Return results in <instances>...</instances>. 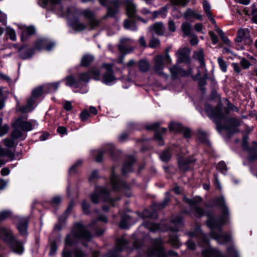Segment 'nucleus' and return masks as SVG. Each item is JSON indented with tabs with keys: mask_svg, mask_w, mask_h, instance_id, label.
Here are the masks:
<instances>
[{
	"mask_svg": "<svg viewBox=\"0 0 257 257\" xmlns=\"http://www.w3.org/2000/svg\"><path fill=\"white\" fill-rule=\"evenodd\" d=\"M206 213L207 226L211 229L210 237L218 243L224 244L231 241V236L229 232L222 233V226L229 223V216L227 210H224L219 215L215 214L212 211Z\"/></svg>",
	"mask_w": 257,
	"mask_h": 257,
	"instance_id": "obj_1",
	"label": "nucleus"
},
{
	"mask_svg": "<svg viewBox=\"0 0 257 257\" xmlns=\"http://www.w3.org/2000/svg\"><path fill=\"white\" fill-rule=\"evenodd\" d=\"M92 238L90 232L87 230V227L81 223H75L71 232L66 236L65 242L66 246H72L78 241L87 246L86 243L90 241Z\"/></svg>",
	"mask_w": 257,
	"mask_h": 257,
	"instance_id": "obj_2",
	"label": "nucleus"
},
{
	"mask_svg": "<svg viewBox=\"0 0 257 257\" xmlns=\"http://www.w3.org/2000/svg\"><path fill=\"white\" fill-rule=\"evenodd\" d=\"M93 0H81L82 3L92 2ZM38 4L42 7L47 8L55 12L60 16H69L74 11L77 13V10L75 8L68 7L65 10L61 0H39Z\"/></svg>",
	"mask_w": 257,
	"mask_h": 257,
	"instance_id": "obj_3",
	"label": "nucleus"
},
{
	"mask_svg": "<svg viewBox=\"0 0 257 257\" xmlns=\"http://www.w3.org/2000/svg\"><path fill=\"white\" fill-rule=\"evenodd\" d=\"M204 109L207 115L216 124L218 131L225 129L227 132L230 131L231 128L228 124L225 125L221 124V121L225 115L222 111L221 103L217 104L214 108L211 105L206 103L204 105Z\"/></svg>",
	"mask_w": 257,
	"mask_h": 257,
	"instance_id": "obj_4",
	"label": "nucleus"
},
{
	"mask_svg": "<svg viewBox=\"0 0 257 257\" xmlns=\"http://www.w3.org/2000/svg\"><path fill=\"white\" fill-rule=\"evenodd\" d=\"M124 4L126 6L128 19L124 20L123 26L126 29L136 31L137 30V27L136 24L137 20H139L144 23H146V21L137 15V6L132 1L125 0L124 1Z\"/></svg>",
	"mask_w": 257,
	"mask_h": 257,
	"instance_id": "obj_5",
	"label": "nucleus"
},
{
	"mask_svg": "<svg viewBox=\"0 0 257 257\" xmlns=\"http://www.w3.org/2000/svg\"><path fill=\"white\" fill-rule=\"evenodd\" d=\"M91 201L94 204L99 202L101 198L104 202L109 204V207H116L119 198H113L110 196V191L104 187H95L94 191L90 195Z\"/></svg>",
	"mask_w": 257,
	"mask_h": 257,
	"instance_id": "obj_6",
	"label": "nucleus"
},
{
	"mask_svg": "<svg viewBox=\"0 0 257 257\" xmlns=\"http://www.w3.org/2000/svg\"><path fill=\"white\" fill-rule=\"evenodd\" d=\"M7 218H10L14 222H17V228L21 235H27V229L29 223V217H20L13 214L11 211L5 210L0 212V223Z\"/></svg>",
	"mask_w": 257,
	"mask_h": 257,
	"instance_id": "obj_7",
	"label": "nucleus"
},
{
	"mask_svg": "<svg viewBox=\"0 0 257 257\" xmlns=\"http://www.w3.org/2000/svg\"><path fill=\"white\" fill-rule=\"evenodd\" d=\"M226 251L225 255L217 248L208 247L202 250V255L204 257H239L238 251L232 245L228 246Z\"/></svg>",
	"mask_w": 257,
	"mask_h": 257,
	"instance_id": "obj_8",
	"label": "nucleus"
},
{
	"mask_svg": "<svg viewBox=\"0 0 257 257\" xmlns=\"http://www.w3.org/2000/svg\"><path fill=\"white\" fill-rule=\"evenodd\" d=\"M114 167L111 168V175L110 178V183L112 189L115 191H120L126 196H131V192L130 191V185L121 180L118 176L114 173Z\"/></svg>",
	"mask_w": 257,
	"mask_h": 257,
	"instance_id": "obj_9",
	"label": "nucleus"
},
{
	"mask_svg": "<svg viewBox=\"0 0 257 257\" xmlns=\"http://www.w3.org/2000/svg\"><path fill=\"white\" fill-rule=\"evenodd\" d=\"M152 245L147 249L149 256L166 257V253L163 246V240L161 238L151 239Z\"/></svg>",
	"mask_w": 257,
	"mask_h": 257,
	"instance_id": "obj_10",
	"label": "nucleus"
},
{
	"mask_svg": "<svg viewBox=\"0 0 257 257\" xmlns=\"http://www.w3.org/2000/svg\"><path fill=\"white\" fill-rule=\"evenodd\" d=\"M99 4L107 8V13L102 17L105 19L108 17L113 18L118 12L120 2L118 0H98Z\"/></svg>",
	"mask_w": 257,
	"mask_h": 257,
	"instance_id": "obj_11",
	"label": "nucleus"
},
{
	"mask_svg": "<svg viewBox=\"0 0 257 257\" xmlns=\"http://www.w3.org/2000/svg\"><path fill=\"white\" fill-rule=\"evenodd\" d=\"M95 152L96 153L95 161L97 162H101L103 156L105 153H108L113 160L117 159L118 155L117 151L115 150L114 146L112 144H106L100 150L95 151Z\"/></svg>",
	"mask_w": 257,
	"mask_h": 257,
	"instance_id": "obj_12",
	"label": "nucleus"
},
{
	"mask_svg": "<svg viewBox=\"0 0 257 257\" xmlns=\"http://www.w3.org/2000/svg\"><path fill=\"white\" fill-rule=\"evenodd\" d=\"M169 50L167 49L165 52V55H157L154 58V71L159 75H164L162 70L164 68V62L166 63L170 64L171 63V59L169 55Z\"/></svg>",
	"mask_w": 257,
	"mask_h": 257,
	"instance_id": "obj_13",
	"label": "nucleus"
},
{
	"mask_svg": "<svg viewBox=\"0 0 257 257\" xmlns=\"http://www.w3.org/2000/svg\"><path fill=\"white\" fill-rule=\"evenodd\" d=\"M133 40L130 38H122L120 40L119 44L118 45V49L121 55L120 57L119 63H122L123 59L126 54L132 52L133 48L131 45Z\"/></svg>",
	"mask_w": 257,
	"mask_h": 257,
	"instance_id": "obj_14",
	"label": "nucleus"
},
{
	"mask_svg": "<svg viewBox=\"0 0 257 257\" xmlns=\"http://www.w3.org/2000/svg\"><path fill=\"white\" fill-rule=\"evenodd\" d=\"M80 14L84 16L88 20L87 26L89 27L90 30H93L99 26L100 21L95 19L94 13L89 9L83 10L81 11Z\"/></svg>",
	"mask_w": 257,
	"mask_h": 257,
	"instance_id": "obj_15",
	"label": "nucleus"
},
{
	"mask_svg": "<svg viewBox=\"0 0 257 257\" xmlns=\"http://www.w3.org/2000/svg\"><path fill=\"white\" fill-rule=\"evenodd\" d=\"M102 67L106 69V71L102 76V81L106 85H111L116 79L113 75L112 65L104 63Z\"/></svg>",
	"mask_w": 257,
	"mask_h": 257,
	"instance_id": "obj_16",
	"label": "nucleus"
},
{
	"mask_svg": "<svg viewBox=\"0 0 257 257\" xmlns=\"http://www.w3.org/2000/svg\"><path fill=\"white\" fill-rule=\"evenodd\" d=\"M183 225V216L182 214H178L172 216L171 224L168 228L173 232H178Z\"/></svg>",
	"mask_w": 257,
	"mask_h": 257,
	"instance_id": "obj_17",
	"label": "nucleus"
},
{
	"mask_svg": "<svg viewBox=\"0 0 257 257\" xmlns=\"http://www.w3.org/2000/svg\"><path fill=\"white\" fill-rule=\"evenodd\" d=\"M128 241L125 238V235L122 236L116 240L114 251L109 252L110 255L112 257H116L118 252L122 251L127 247Z\"/></svg>",
	"mask_w": 257,
	"mask_h": 257,
	"instance_id": "obj_18",
	"label": "nucleus"
},
{
	"mask_svg": "<svg viewBox=\"0 0 257 257\" xmlns=\"http://www.w3.org/2000/svg\"><path fill=\"white\" fill-rule=\"evenodd\" d=\"M55 46V43L51 42L46 38H41L38 40L34 45V49L38 50L45 49L51 51Z\"/></svg>",
	"mask_w": 257,
	"mask_h": 257,
	"instance_id": "obj_19",
	"label": "nucleus"
},
{
	"mask_svg": "<svg viewBox=\"0 0 257 257\" xmlns=\"http://www.w3.org/2000/svg\"><path fill=\"white\" fill-rule=\"evenodd\" d=\"M170 71L173 79H176L179 76H187L191 73V69L190 68H189L187 70H184L177 64L170 68Z\"/></svg>",
	"mask_w": 257,
	"mask_h": 257,
	"instance_id": "obj_20",
	"label": "nucleus"
},
{
	"mask_svg": "<svg viewBox=\"0 0 257 257\" xmlns=\"http://www.w3.org/2000/svg\"><path fill=\"white\" fill-rule=\"evenodd\" d=\"M196 159L192 157L188 158L179 157L178 161L179 168L181 171L186 172L191 169L190 165L194 163Z\"/></svg>",
	"mask_w": 257,
	"mask_h": 257,
	"instance_id": "obj_21",
	"label": "nucleus"
},
{
	"mask_svg": "<svg viewBox=\"0 0 257 257\" xmlns=\"http://www.w3.org/2000/svg\"><path fill=\"white\" fill-rule=\"evenodd\" d=\"M15 237L13 231L10 228L5 226L0 227V240L8 244Z\"/></svg>",
	"mask_w": 257,
	"mask_h": 257,
	"instance_id": "obj_22",
	"label": "nucleus"
},
{
	"mask_svg": "<svg viewBox=\"0 0 257 257\" xmlns=\"http://www.w3.org/2000/svg\"><path fill=\"white\" fill-rule=\"evenodd\" d=\"M169 127L171 131L182 133L184 137L186 138H188L190 137V130L188 128L184 127L179 123L171 122Z\"/></svg>",
	"mask_w": 257,
	"mask_h": 257,
	"instance_id": "obj_23",
	"label": "nucleus"
},
{
	"mask_svg": "<svg viewBox=\"0 0 257 257\" xmlns=\"http://www.w3.org/2000/svg\"><path fill=\"white\" fill-rule=\"evenodd\" d=\"M8 245H9L11 250L17 254H22L24 252V243L18 240L16 237Z\"/></svg>",
	"mask_w": 257,
	"mask_h": 257,
	"instance_id": "obj_24",
	"label": "nucleus"
},
{
	"mask_svg": "<svg viewBox=\"0 0 257 257\" xmlns=\"http://www.w3.org/2000/svg\"><path fill=\"white\" fill-rule=\"evenodd\" d=\"M34 47L33 48L26 45H23L18 50L19 56L24 60L30 59L34 54Z\"/></svg>",
	"mask_w": 257,
	"mask_h": 257,
	"instance_id": "obj_25",
	"label": "nucleus"
},
{
	"mask_svg": "<svg viewBox=\"0 0 257 257\" xmlns=\"http://www.w3.org/2000/svg\"><path fill=\"white\" fill-rule=\"evenodd\" d=\"M13 127L20 128L24 132H29L33 129L32 123L29 121L23 120L22 118H18L13 123Z\"/></svg>",
	"mask_w": 257,
	"mask_h": 257,
	"instance_id": "obj_26",
	"label": "nucleus"
},
{
	"mask_svg": "<svg viewBox=\"0 0 257 257\" xmlns=\"http://www.w3.org/2000/svg\"><path fill=\"white\" fill-rule=\"evenodd\" d=\"M190 50L186 47L178 50L177 55L178 61L188 63L190 62Z\"/></svg>",
	"mask_w": 257,
	"mask_h": 257,
	"instance_id": "obj_27",
	"label": "nucleus"
},
{
	"mask_svg": "<svg viewBox=\"0 0 257 257\" xmlns=\"http://www.w3.org/2000/svg\"><path fill=\"white\" fill-rule=\"evenodd\" d=\"M135 162V159L133 156H128L126 158L123 164L121 172L123 175H125L127 173L133 171V165Z\"/></svg>",
	"mask_w": 257,
	"mask_h": 257,
	"instance_id": "obj_28",
	"label": "nucleus"
},
{
	"mask_svg": "<svg viewBox=\"0 0 257 257\" xmlns=\"http://www.w3.org/2000/svg\"><path fill=\"white\" fill-rule=\"evenodd\" d=\"M131 210H125L124 212H119L121 213V220L119 223V227L123 229L128 228L131 221L132 218L128 214V212Z\"/></svg>",
	"mask_w": 257,
	"mask_h": 257,
	"instance_id": "obj_29",
	"label": "nucleus"
},
{
	"mask_svg": "<svg viewBox=\"0 0 257 257\" xmlns=\"http://www.w3.org/2000/svg\"><path fill=\"white\" fill-rule=\"evenodd\" d=\"M187 234L189 237H196L197 239H201L204 243H207L208 242L206 235L202 232L199 227H197L193 231H189Z\"/></svg>",
	"mask_w": 257,
	"mask_h": 257,
	"instance_id": "obj_30",
	"label": "nucleus"
},
{
	"mask_svg": "<svg viewBox=\"0 0 257 257\" xmlns=\"http://www.w3.org/2000/svg\"><path fill=\"white\" fill-rule=\"evenodd\" d=\"M183 201L188 204L190 207H195V209H201L198 207V206L202 201V198L199 196H195L192 198H188L184 196L183 197Z\"/></svg>",
	"mask_w": 257,
	"mask_h": 257,
	"instance_id": "obj_31",
	"label": "nucleus"
},
{
	"mask_svg": "<svg viewBox=\"0 0 257 257\" xmlns=\"http://www.w3.org/2000/svg\"><path fill=\"white\" fill-rule=\"evenodd\" d=\"M97 221H101L104 222H106L107 221V217L103 215H100L96 220H93L91 223L90 224L89 227L92 228V229L96 230V233L97 235L100 236L103 233V230L102 229L97 228L95 226L96 224Z\"/></svg>",
	"mask_w": 257,
	"mask_h": 257,
	"instance_id": "obj_32",
	"label": "nucleus"
},
{
	"mask_svg": "<svg viewBox=\"0 0 257 257\" xmlns=\"http://www.w3.org/2000/svg\"><path fill=\"white\" fill-rule=\"evenodd\" d=\"M205 73L204 75V76L203 77H200V78H198V77H199L201 75L200 72L198 70L196 76H195L193 77V79L194 80H199L198 81V85L200 89L202 91L204 92L205 91V86L206 85V79L207 77V70H205Z\"/></svg>",
	"mask_w": 257,
	"mask_h": 257,
	"instance_id": "obj_33",
	"label": "nucleus"
},
{
	"mask_svg": "<svg viewBox=\"0 0 257 257\" xmlns=\"http://www.w3.org/2000/svg\"><path fill=\"white\" fill-rule=\"evenodd\" d=\"M248 153V159L249 161H252L257 159V142L253 141L252 143V146L249 147L248 149L245 150Z\"/></svg>",
	"mask_w": 257,
	"mask_h": 257,
	"instance_id": "obj_34",
	"label": "nucleus"
},
{
	"mask_svg": "<svg viewBox=\"0 0 257 257\" xmlns=\"http://www.w3.org/2000/svg\"><path fill=\"white\" fill-rule=\"evenodd\" d=\"M137 213L144 219L147 218L155 219L157 217V210H142L141 212H137Z\"/></svg>",
	"mask_w": 257,
	"mask_h": 257,
	"instance_id": "obj_35",
	"label": "nucleus"
},
{
	"mask_svg": "<svg viewBox=\"0 0 257 257\" xmlns=\"http://www.w3.org/2000/svg\"><path fill=\"white\" fill-rule=\"evenodd\" d=\"M228 123L229 125H228L230 128V131L228 132V133H230L231 135L238 133L239 130L237 128V126H239L240 121L235 118H230L228 120Z\"/></svg>",
	"mask_w": 257,
	"mask_h": 257,
	"instance_id": "obj_36",
	"label": "nucleus"
},
{
	"mask_svg": "<svg viewBox=\"0 0 257 257\" xmlns=\"http://www.w3.org/2000/svg\"><path fill=\"white\" fill-rule=\"evenodd\" d=\"M151 31L154 32L157 35L162 36L164 34L165 27L163 24L161 22L156 23L152 26L149 27Z\"/></svg>",
	"mask_w": 257,
	"mask_h": 257,
	"instance_id": "obj_37",
	"label": "nucleus"
},
{
	"mask_svg": "<svg viewBox=\"0 0 257 257\" xmlns=\"http://www.w3.org/2000/svg\"><path fill=\"white\" fill-rule=\"evenodd\" d=\"M171 201L170 193L166 192L164 194V198L160 202L156 204V207L158 209H163L168 206Z\"/></svg>",
	"mask_w": 257,
	"mask_h": 257,
	"instance_id": "obj_38",
	"label": "nucleus"
},
{
	"mask_svg": "<svg viewBox=\"0 0 257 257\" xmlns=\"http://www.w3.org/2000/svg\"><path fill=\"white\" fill-rule=\"evenodd\" d=\"M249 35L250 32L248 29H240L237 31V36L235 38V42L237 43L241 42L246 38L248 37Z\"/></svg>",
	"mask_w": 257,
	"mask_h": 257,
	"instance_id": "obj_39",
	"label": "nucleus"
},
{
	"mask_svg": "<svg viewBox=\"0 0 257 257\" xmlns=\"http://www.w3.org/2000/svg\"><path fill=\"white\" fill-rule=\"evenodd\" d=\"M13 127L14 130L11 133V138L13 139L16 140L18 139H21V140H23L26 138V135L23 134L20 128H17V127Z\"/></svg>",
	"mask_w": 257,
	"mask_h": 257,
	"instance_id": "obj_40",
	"label": "nucleus"
},
{
	"mask_svg": "<svg viewBox=\"0 0 257 257\" xmlns=\"http://www.w3.org/2000/svg\"><path fill=\"white\" fill-rule=\"evenodd\" d=\"M35 98L34 97H33L32 95L30 98H28L27 101V105L25 106H22L20 108V110L22 112H26L28 111H31L32 107L33 106V105L35 102Z\"/></svg>",
	"mask_w": 257,
	"mask_h": 257,
	"instance_id": "obj_41",
	"label": "nucleus"
},
{
	"mask_svg": "<svg viewBox=\"0 0 257 257\" xmlns=\"http://www.w3.org/2000/svg\"><path fill=\"white\" fill-rule=\"evenodd\" d=\"M172 157L171 149L168 148L163 151L159 154V157L161 161L164 162H168Z\"/></svg>",
	"mask_w": 257,
	"mask_h": 257,
	"instance_id": "obj_42",
	"label": "nucleus"
},
{
	"mask_svg": "<svg viewBox=\"0 0 257 257\" xmlns=\"http://www.w3.org/2000/svg\"><path fill=\"white\" fill-rule=\"evenodd\" d=\"M181 29L183 33L184 37L189 36L192 35V25L190 23L188 22L182 23Z\"/></svg>",
	"mask_w": 257,
	"mask_h": 257,
	"instance_id": "obj_43",
	"label": "nucleus"
},
{
	"mask_svg": "<svg viewBox=\"0 0 257 257\" xmlns=\"http://www.w3.org/2000/svg\"><path fill=\"white\" fill-rule=\"evenodd\" d=\"M66 85L70 87L74 86L75 88H78L80 86V83L77 81L74 77L70 75L66 77Z\"/></svg>",
	"mask_w": 257,
	"mask_h": 257,
	"instance_id": "obj_44",
	"label": "nucleus"
},
{
	"mask_svg": "<svg viewBox=\"0 0 257 257\" xmlns=\"http://www.w3.org/2000/svg\"><path fill=\"white\" fill-rule=\"evenodd\" d=\"M71 25L73 29L77 32L84 30L87 27L86 24L79 22L77 20H75L72 21L71 23Z\"/></svg>",
	"mask_w": 257,
	"mask_h": 257,
	"instance_id": "obj_45",
	"label": "nucleus"
},
{
	"mask_svg": "<svg viewBox=\"0 0 257 257\" xmlns=\"http://www.w3.org/2000/svg\"><path fill=\"white\" fill-rule=\"evenodd\" d=\"M94 60V57L90 54H85L81 58V66L88 67Z\"/></svg>",
	"mask_w": 257,
	"mask_h": 257,
	"instance_id": "obj_46",
	"label": "nucleus"
},
{
	"mask_svg": "<svg viewBox=\"0 0 257 257\" xmlns=\"http://www.w3.org/2000/svg\"><path fill=\"white\" fill-rule=\"evenodd\" d=\"M166 132L167 128L162 127L160 131H157L155 132L154 139L156 141L158 142V144L160 146H163L164 145L162 134H165Z\"/></svg>",
	"mask_w": 257,
	"mask_h": 257,
	"instance_id": "obj_47",
	"label": "nucleus"
},
{
	"mask_svg": "<svg viewBox=\"0 0 257 257\" xmlns=\"http://www.w3.org/2000/svg\"><path fill=\"white\" fill-rule=\"evenodd\" d=\"M184 17L187 19L190 17H194L199 20H201L202 19V16L200 14H197L195 11L190 9H187V10L184 13Z\"/></svg>",
	"mask_w": 257,
	"mask_h": 257,
	"instance_id": "obj_48",
	"label": "nucleus"
},
{
	"mask_svg": "<svg viewBox=\"0 0 257 257\" xmlns=\"http://www.w3.org/2000/svg\"><path fill=\"white\" fill-rule=\"evenodd\" d=\"M193 57L196 60H197L200 64V68L202 69L205 68V62L204 60V55L202 51H195L194 52Z\"/></svg>",
	"mask_w": 257,
	"mask_h": 257,
	"instance_id": "obj_49",
	"label": "nucleus"
},
{
	"mask_svg": "<svg viewBox=\"0 0 257 257\" xmlns=\"http://www.w3.org/2000/svg\"><path fill=\"white\" fill-rule=\"evenodd\" d=\"M139 67L141 71L146 72L149 70L150 65L148 61L144 59H142L139 62Z\"/></svg>",
	"mask_w": 257,
	"mask_h": 257,
	"instance_id": "obj_50",
	"label": "nucleus"
},
{
	"mask_svg": "<svg viewBox=\"0 0 257 257\" xmlns=\"http://www.w3.org/2000/svg\"><path fill=\"white\" fill-rule=\"evenodd\" d=\"M197 138L203 143L207 144L208 141L207 138V134L201 129H199L196 133Z\"/></svg>",
	"mask_w": 257,
	"mask_h": 257,
	"instance_id": "obj_51",
	"label": "nucleus"
},
{
	"mask_svg": "<svg viewBox=\"0 0 257 257\" xmlns=\"http://www.w3.org/2000/svg\"><path fill=\"white\" fill-rule=\"evenodd\" d=\"M35 28L33 26L28 27L26 28L25 31L23 32L22 36L21 37V40L22 41H24L27 39V36H25V35H28L29 36L32 35L35 33Z\"/></svg>",
	"mask_w": 257,
	"mask_h": 257,
	"instance_id": "obj_52",
	"label": "nucleus"
},
{
	"mask_svg": "<svg viewBox=\"0 0 257 257\" xmlns=\"http://www.w3.org/2000/svg\"><path fill=\"white\" fill-rule=\"evenodd\" d=\"M78 78L80 81L88 83L90 79L89 72L80 73L78 74Z\"/></svg>",
	"mask_w": 257,
	"mask_h": 257,
	"instance_id": "obj_53",
	"label": "nucleus"
},
{
	"mask_svg": "<svg viewBox=\"0 0 257 257\" xmlns=\"http://www.w3.org/2000/svg\"><path fill=\"white\" fill-rule=\"evenodd\" d=\"M215 203L217 206L221 207V209H227L225 199L223 196L217 197L215 199Z\"/></svg>",
	"mask_w": 257,
	"mask_h": 257,
	"instance_id": "obj_54",
	"label": "nucleus"
},
{
	"mask_svg": "<svg viewBox=\"0 0 257 257\" xmlns=\"http://www.w3.org/2000/svg\"><path fill=\"white\" fill-rule=\"evenodd\" d=\"M216 169L223 174H225L227 171L226 165L222 161L217 164Z\"/></svg>",
	"mask_w": 257,
	"mask_h": 257,
	"instance_id": "obj_55",
	"label": "nucleus"
},
{
	"mask_svg": "<svg viewBox=\"0 0 257 257\" xmlns=\"http://www.w3.org/2000/svg\"><path fill=\"white\" fill-rule=\"evenodd\" d=\"M203 7L204 11L206 15H207V16H209V15H212L211 11V6L207 1H203Z\"/></svg>",
	"mask_w": 257,
	"mask_h": 257,
	"instance_id": "obj_56",
	"label": "nucleus"
},
{
	"mask_svg": "<svg viewBox=\"0 0 257 257\" xmlns=\"http://www.w3.org/2000/svg\"><path fill=\"white\" fill-rule=\"evenodd\" d=\"M252 21L255 24H257V6L252 5L251 6V13Z\"/></svg>",
	"mask_w": 257,
	"mask_h": 257,
	"instance_id": "obj_57",
	"label": "nucleus"
},
{
	"mask_svg": "<svg viewBox=\"0 0 257 257\" xmlns=\"http://www.w3.org/2000/svg\"><path fill=\"white\" fill-rule=\"evenodd\" d=\"M218 63L221 70L225 72L227 70V65L225 61L221 57H218L217 59Z\"/></svg>",
	"mask_w": 257,
	"mask_h": 257,
	"instance_id": "obj_58",
	"label": "nucleus"
},
{
	"mask_svg": "<svg viewBox=\"0 0 257 257\" xmlns=\"http://www.w3.org/2000/svg\"><path fill=\"white\" fill-rule=\"evenodd\" d=\"M43 93V88L41 86L37 87L32 91V95L35 98L38 97Z\"/></svg>",
	"mask_w": 257,
	"mask_h": 257,
	"instance_id": "obj_59",
	"label": "nucleus"
},
{
	"mask_svg": "<svg viewBox=\"0 0 257 257\" xmlns=\"http://www.w3.org/2000/svg\"><path fill=\"white\" fill-rule=\"evenodd\" d=\"M82 160H78L73 165H72L69 170V174L75 173L76 171V168L82 164Z\"/></svg>",
	"mask_w": 257,
	"mask_h": 257,
	"instance_id": "obj_60",
	"label": "nucleus"
},
{
	"mask_svg": "<svg viewBox=\"0 0 257 257\" xmlns=\"http://www.w3.org/2000/svg\"><path fill=\"white\" fill-rule=\"evenodd\" d=\"M170 242L175 247H178L179 245L178 238L176 235H170Z\"/></svg>",
	"mask_w": 257,
	"mask_h": 257,
	"instance_id": "obj_61",
	"label": "nucleus"
},
{
	"mask_svg": "<svg viewBox=\"0 0 257 257\" xmlns=\"http://www.w3.org/2000/svg\"><path fill=\"white\" fill-rule=\"evenodd\" d=\"M15 140L13 139L12 138L11 139L7 138L4 140V143L5 145L7 147L12 148L15 145Z\"/></svg>",
	"mask_w": 257,
	"mask_h": 257,
	"instance_id": "obj_62",
	"label": "nucleus"
},
{
	"mask_svg": "<svg viewBox=\"0 0 257 257\" xmlns=\"http://www.w3.org/2000/svg\"><path fill=\"white\" fill-rule=\"evenodd\" d=\"M160 41L157 38H152L149 42V46L151 48H156L160 45Z\"/></svg>",
	"mask_w": 257,
	"mask_h": 257,
	"instance_id": "obj_63",
	"label": "nucleus"
},
{
	"mask_svg": "<svg viewBox=\"0 0 257 257\" xmlns=\"http://www.w3.org/2000/svg\"><path fill=\"white\" fill-rule=\"evenodd\" d=\"M74 257H85L86 253L81 249L76 248L74 251Z\"/></svg>",
	"mask_w": 257,
	"mask_h": 257,
	"instance_id": "obj_64",
	"label": "nucleus"
}]
</instances>
